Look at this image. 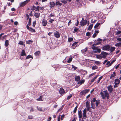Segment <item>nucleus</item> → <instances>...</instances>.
I'll return each mask as SVG.
<instances>
[{
	"label": "nucleus",
	"instance_id": "21",
	"mask_svg": "<svg viewBox=\"0 0 121 121\" xmlns=\"http://www.w3.org/2000/svg\"><path fill=\"white\" fill-rule=\"evenodd\" d=\"M116 76V73L115 72H113L112 74L111 75V76L110 77V79H112L113 77H115Z\"/></svg>",
	"mask_w": 121,
	"mask_h": 121
},
{
	"label": "nucleus",
	"instance_id": "35",
	"mask_svg": "<svg viewBox=\"0 0 121 121\" xmlns=\"http://www.w3.org/2000/svg\"><path fill=\"white\" fill-rule=\"evenodd\" d=\"M78 107V105H77L75 107L73 111V112L74 113H75L76 112L77 109Z\"/></svg>",
	"mask_w": 121,
	"mask_h": 121
},
{
	"label": "nucleus",
	"instance_id": "2",
	"mask_svg": "<svg viewBox=\"0 0 121 121\" xmlns=\"http://www.w3.org/2000/svg\"><path fill=\"white\" fill-rule=\"evenodd\" d=\"M108 55V53H101L99 55L95 54V55L96 56L97 58L101 59L102 58H105L106 57V56Z\"/></svg>",
	"mask_w": 121,
	"mask_h": 121
},
{
	"label": "nucleus",
	"instance_id": "1",
	"mask_svg": "<svg viewBox=\"0 0 121 121\" xmlns=\"http://www.w3.org/2000/svg\"><path fill=\"white\" fill-rule=\"evenodd\" d=\"M104 92V95L103 93L101 92H100V94L101 96L102 99H105L106 97L108 99H109V94L108 93L107 90H106Z\"/></svg>",
	"mask_w": 121,
	"mask_h": 121
},
{
	"label": "nucleus",
	"instance_id": "32",
	"mask_svg": "<svg viewBox=\"0 0 121 121\" xmlns=\"http://www.w3.org/2000/svg\"><path fill=\"white\" fill-rule=\"evenodd\" d=\"M73 38L71 37H69L68 38V41L69 42H70L72 41L73 40Z\"/></svg>",
	"mask_w": 121,
	"mask_h": 121
},
{
	"label": "nucleus",
	"instance_id": "34",
	"mask_svg": "<svg viewBox=\"0 0 121 121\" xmlns=\"http://www.w3.org/2000/svg\"><path fill=\"white\" fill-rule=\"evenodd\" d=\"M24 42L22 41H19V42L18 44L21 45H23L24 44Z\"/></svg>",
	"mask_w": 121,
	"mask_h": 121
},
{
	"label": "nucleus",
	"instance_id": "19",
	"mask_svg": "<svg viewBox=\"0 0 121 121\" xmlns=\"http://www.w3.org/2000/svg\"><path fill=\"white\" fill-rule=\"evenodd\" d=\"M102 41V39L100 38H98L97 39V43L98 45L99 44L101 43Z\"/></svg>",
	"mask_w": 121,
	"mask_h": 121
},
{
	"label": "nucleus",
	"instance_id": "5",
	"mask_svg": "<svg viewBox=\"0 0 121 121\" xmlns=\"http://www.w3.org/2000/svg\"><path fill=\"white\" fill-rule=\"evenodd\" d=\"M54 36L55 37L57 38H59L60 36V33L58 31H56L54 33Z\"/></svg>",
	"mask_w": 121,
	"mask_h": 121
},
{
	"label": "nucleus",
	"instance_id": "23",
	"mask_svg": "<svg viewBox=\"0 0 121 121\" xmlns=\"http://www.w3.org/2000/svg\"><path fill=\"white\" fill-rule=\"evenodd\" d=\"M115 48L114 47H110V49H109V50L111 52H113L115 49Z\"/></svg>",
	"mask_w": 121,
	"mask_h": 121
},
{
	"label": "nucleus",
	"instance_id": "41",
	"mask_svg": "<svg viewBox=\"0 0 121 121\" xmlns=\"http://www.w3.org/2000/svg\"><path fill=\"white\" fill-rule=\"evenodd\" d=\"M103 78V76H101L100 77L99 79L98 80L97 82V83L98 84L99 83V82H100V80L102 79V78Z\"/></svg>",
	"mask_w": 121,
	"mask_h": 121
},
{
	"label": "nucleus",
	"instance_id": "29",
	"mask_svg": "<svg viewBox=\"0 0 121 121\" xmlns=\"http://www.w3.org/2000/svg\"><path fill=\"white\" fill-rule=\"evenodd\" d=\"M36 100L38 101H42L43 100L42 99V96H40Z\"/></svg>",
	"mask_w": 121,
	"mask_h": 121
},
{
	"label": "nucleus",
	"instance_id": "54",
	"mask_svg": "<svg viewBox=\"0 0 121 121\" xmlns=\"http://www.w3.org/2000/svg\"><path fill=\"white\" fill-rule=\"evenodd\" d=\"M78 30V28H77L75 27L74 30V32H73V33H74L75 32H77Z\"/></svg>",
	"mask_w": 121,
	"mask_h": 121
},
{
	"label": "nucleus",
	"instance_id": "16",
	"mask_svg": "<svg viewBox=\"0 0 121 121\" xmlns=\"http://www.w3.org/2000/svg\"><path fill=\"white\" fill-rule=\"evenodd\" d=\"M96 101L97 100H96L95 98H93V100L91 101V104L92 107L93 105L94 104V102L95 101L96 102Z\"/></svg>",
	"mask_w": 121,
	"mask_h": 121
},
{
	"label": "nucleus",
	"instance_id": "64",
	"mask_svg": "<svg viewBox=\"0 0 121 121\" xmlns=\"http://www.w3.org/2000/svg\"><path fill=\"white\" fill-rule=\"evenodd\" d=\"M117 40H118L119 41L121 42V38H117Z\"/></svg>",
	"mask_w": 121,
	"mask_h": 121
},
{
	"label": "nucleus",
	"instance_id": "27",
	"mask_svg": "<svg viewBox=\"0 0 121 121\" xmlns=\"http://www.w3.org/2000/svg\"><path fill=\"white\" fill-rule=\"evenodd\" d=\"M99 76L98 75H96L95 77H94V78L92 79L91 80V82L92 83L93 82L95 79L97 78Z\"/></svg>",
	"mask_w": 121,
	"mask_h": 121
},
{
	"label": "nucleus",
	"instance_id": "56",
	"mask_svg": "<svg viewBox=\"0 0 121 121\" xmlns=\"http://www.w3.org/2000/svg\"><path fill=\"white\" fill-rule=\"evenodd\" d=\"M40 8L39 6H38L37 7H36V9L35 10L36 11L39 10V9Z\"/></svg>",
	"mask_w": 121,
	"mask_h": 121
},
{
	"label": "nucleus",
	"instance_id": "12",
	"mask_svg": "<svg viewBox=\"0 0 121 121\" xmlns=\"http://www.w3.org/2000/svg\"><path fill=\"white\" fill-rule=\"evenodd\" d=\"M59 92L61 95L63 94H64L65 91L64 89L62 87L60 88Z\"/></svg>",
	"mask_w": 121,
	"mask_h": 121
},
{
	"label": "nucleus",
	"instance_id": "40",
	"mask_svg": "<svg viewBox=\"0 0 121 121\" xmlns=\"http://www.w3.org/2000/svg\"><path fill=\"white\" fill-rule=\"evenodd\" d=\"M115 46L118 47L121 46V43L119 42L115 44Z\"/></svg>",
	"mask_w": 121,
	"mask_h": 121
},
{
	"label": "nucleus",
	"instance_id": "33",
	"mask_svg": "<svg viewBox=\"0 0 121 121\" xmlns=\"http://www.w3.org/2000/svg\"><path fill=\"white\" fill-rule=\"evenodd\" d=\"M98 68V67L96 65L93 66L92 67V70H95Z\"/></svg>",
	"mask_w": 121,
	"mask_h": 121
},
{
	"label": "nucleus",
	"instance_id": "63",
	"mask_svg": "<svg viewBox=\"0 0 121 121\" xmlns=\"http://www.w3.org/2000/svg\"><path fill=\"white\" fill-rule=\"evenodd\" d=\"M60 115H59L58 118V121H60Z\"/></svg>",
	"mask_w": 121,
	"mask_h": 121
},
{
	"label": "nucleus",
	"instance_id": "28",
	"mask_svg": "<svg viewBox=\"0 0 121 121\" xmlns=\"http://www.w3.org/2000/svg\"><path fill=\"white\" fill-rule=\"evenodd\" d=\"M93 25L92 24L90 25L88 27V28L87 29V30H91V29L92 27H93Z\"/></svg>",
	"mask_w": 121,
	"mask_h": 121
},
{
	"label": "nucleus",
	"instance_id": "25",
	"mask_svg": "<svg viewBox=\"0 0 121 121\" xmlns=\"http://www.w3.org/2000/svg\"><path fill=\"white\" fill-rule=\"evenodd\" d=\"M31 18L30 17L29 20L26 26H30L31 25Z\"/></svg>",
	"mask_w": 121,
	"mask_h": 121
},
{
	"label": "nucleus",
	"instance_id": "59",
	"mask_svg": "<svg viewBox=\"0 0 121 121\" xmlns=\"http://www.w3.org/2000/svg\"><path fill=\"white\" fill-rule=\"evenodd\" d=\"M65 117V115L64 114L62 115L61 116V120H63V118Z\"/></svg>",
	"mask_w": 121,
	"mask_h": 121
},
{
	"label": "nucleus",
	"instance_id": "17",
	"mask_svg": "<svg viewBox=\"0 0 121 121\" xmlns=\"http://www.w3.org/2000/svg\"><path fill=\"white\" fill-rule=\"evenodd\" d=\"M120 82V80L118 79H116L115 80L114 83H116L117 84H119Z\"/></svg>",
	"mask_w": 121,
	"mask_h": 121
},
{
	"label": "nucleus",
	"instance_id": "43",
	"mask_svg": "<svg viewBox=\"0 0 121 121\" xmlns=\"http://www.w3.org/2000/svg\"><path fill=\"white\" fill-rule=\"evenodd\" d=\"M85 93L86 94V93H88L90 91V89H85L84 90Z\"/></svg>",
	"mask_w": 121,
	"mask_h": 121
},
{
	"label": "nucleus",
	"instance_id": "4",
	"mask_svg": "<svg viewBox=\"0 0 121 121\" xmlns=\"http://www.w3.org/2000/svg\"><path fill=\"white\" fill-rule=\"evenodd\" d=\"M110 49V46L109 44H107L106 45L102 47V49L103 50L109 51Z\"/></svg>",
	"mask_w": 121,
	"mask_h": 121
},
{
	"label": "nucleus",
	"instance_id": "38",
	"mask_svg": "<svg viewBox=\"0 0 121 121\" xmlns=\"http://www.w3.org/2000/svg\"><path fill=\"white\" fill-rule=\"evenodd\" d=\"M90 102L87 101L86 103V107H90Z\"/></svg>",
	"mask_w": 121,
	"mask_h": 121
},
{
	"label": "nucleus",
	"instance_id": "36",
	"mask_svg": "<svg viewBox=\"0 0 121 121\" xmlns=\"http://www.w3.org/2000/svg\"><path fill=\"white\" fill-rule=\"evenodd\" d=\"M72 57L69 58L67 61V62L68 63H70L72 61Z\"/></svg>",
	"mask_w": 121,
	"mask_h": 121
},
{
	"label": "nucleus",
	"instance_id": "37",
	"mask_svg": "<svg viewBox=\"0 0 121 121\" xmlns=\"http://www.w3.org/2000/svg\"><path fill=\"white\" fill-rule=\"evenodd\" d=\"M96 21V20H95V19L93 18L91 20V23H95Z\"/></svg>",
	"mask_w": 121,
	"mask_h": 121
},
{
	"label": "nucleus",
	"instance_id": "44",
	"mask_svg": "<svg viewBox=\"0 0 121 121\" xmlns=\"http://www.w3.org/2000/svg\"><path fill=\"white\" fill-rule=\"evenodd\" d=\"M60 2L59 1H58L56 2V6H58L60 5Z\"/></svg>",
	"mask_w": 121,
	"mask_h": 121
},
{
	"label": "nucleus",
	"instance_id": "52",
	"mask_svg": "<svg viewBox=\"0 0 121 121\" xmlns=\"http://www.w3.org/2000/svg\"><path fill=\"white\" fill-rule=\"evenodd\" d=\"M72 68L74 69V70H75L77 69V67H75L74 65H72Z\"/></svg>",
	"mask_w": 121,
	"mask_h": 121
},
{
	"label": "nucleus",
	"instance_id": "31",
	"mask_svg": "<svg viewBox=\"0 0 121 121\" xmlns=\"http://www.w3.org/2000/svg\"><path fill=\"white\" fill-rule=\"evenodd\" d=\"M94 62V63H95L96 64L98 65H99L100 64V62L98 61H96L95 60H93Z\"/></svg>",
	"mask_w": 121,
	"mask_h": 121
},
{
	"label": "nucleus",
	"instance_id": "39",
	"mask_svg": "<svg viewBox=\"0 0 121 121\" xmlns=\"http://www.w3.org/2000/svg\"><path fill=\"white\" fill-rule=\"evenodd\" d=\"M106 65H108V66H107V67H108L109 66H111V65L110 61H108L107 62Z\"/></svg>",
	"mask_w": 121,
	"mask_h": 121
},
{
	"label": "nucleus",
	"instance_id": "49",
	"mask_svg": "<svg viewBox=\"0 0 121 121\" xmlns=\"http://www.w3.org/2000/svg\"><path fill=\"white\" fill-rule=\"evenodd\" d=\"M99 101H96V106L97 107L98 106L99 104Z\"/></svg>",
	"mask_w": 121,
	"mask_h": 121
},
{
	"label": "nucleus",
	"instance_id": "11",
	"mask_svg": "<svg viewBox=\"0 0 121 121\" xmlns=\"http://www.w3.org/2000/svg\"><path fill=\"white\" fill-rule=\"evenodd\" d=\"M47 21L45 19H43L42 21V24L43 26H46L47 23Z\"/></svg>",
	"mask_w": 121,
	"mask_h": 121
},
{
	"label": "nucleus",
	"instance_id": "46",
	"mask_svg": "<svg viewBox=\"0 0 121 121\" xmlns=\"http://www.w3.org/2000/svg\"><path fill=\"white\" fill-rule=\"evenodd\" d=\"M87 48H86L82 50V52H85L87 51Z\"/></svg>",
	"mask_w": 121,
	"mask_h": 121
},
{
	"label": "nucleus",
	"instance_id": "51",
	"mask_svg": "<svg viewBox=\"0 0 121 121\" xmlns=\"http://www.w3.org/2000/svg\"><path fill=\"white\" fill-rule=\"evenodd\" d=\"M72 97V94H71L70 95H69V96H68L67 97V99L68 100H69L70 98H71Z\"/></svg>",
	"mask_w": 121,
	"mask_h": 121
},
{
	"label": "nucleus",
	"instance_id": "15",
	"mask_svg": "<svg viewBox=\"0 0 121 121\" xmlns=\"http://www.w3.org/2000/svg\"><path fill=\"white\" fill-rule=\"evenodd\" d=\"M80 77L79 76H75V80L77 82H78L80 80Z\"/></svg>",
	"mask_w": 121,
	"mask_h": 121
},
{
	"label": "nucleus",
	"instance_id": "42",
	"mask_svg": "<svg viewBox=\"0 0 121 121\" xmlns=\"http://www.w3.org/2000/svg\"><path fill=\"white\" fill-rule=\"evenodd\" d=\"M85 94L84 90H83L81 91L80 93V94L82 95H83L84 94Z\"/></svg>",
	"mask_w": 121,
	"mask_h": 121
},
{
	"label": "nucleus",
	"instance_id": "57",
	"mask_svg": "<svg viewBox=\"0 0 121 121\" xmlns=\"http://www.w3.org/2000/svg\"><path fill=\"white\" fill-rule=\"evenodd\" d=\"M33 118V116H29L28 117V119H32Z\"/></svg>",
	"mask_w": 121,
	"mask_h": 121
},
{
	"label": "nucleus",
	"instance_id": "48",
	"mask_svg": "<svg viewBox=\"0 0 121 121\" xmlns=\"http://www.w3.org/2000/svg\"><path fill=\"white\" fill-rule=\"evenodd\" d=\"M54 20L52 19H50L49 20V22L51 23H52L54 21Z\"/></svg>",
	"mask_w": 121,
	"mask_h": 121
},
{
	"label": "nucleus",
	"instance_id": "58",
	"mask_svg": "<svg viewBox=\"0 0 121 121\" xmlns=\"http://www.w3.org/2000/svg\"><path fill=\"white\" fill-rule=\"evenodd\" d=\"M32 10H34L36 9V7L34 5H33L32 7Z\"/></svg>",
	"mask_w": 121,
	"mask_h": 121
},
{
	"label": "nucleus",
	"instance_id": "45",
	"mask_svg": "<svg viewBox=\"0 0 121 121\" xmlns=\"http://www.w3.org/2000/svg\"><path fill=\"white\" fill-rule=\"evenodd\" d=\"M36 21L35 20V21H34L33 22L32 26H33V27H34L35 26V25H36Z\"/></svg>",
	"mask_w": 121,
	"mask_h": 121
},
{
	"label": "nucleus",
	"instance_id": "8",
	"mask_svg": "<svg viewBox=\"0 0 121 121\" xmlns=\"http://www.w3.org/2000/svg\"><path fill=\"white\" fill-rule=\"evenodd\" d=\"M83 112V118L84 119H86V108H85L84 109Z\"/></svg>",
	"mask_w": 121,
	"mask_h": 121
},
{
	"label": "nucleus",
	"instance_id": "50",
	"mask_svg": "<svg viewBox=\"0 0 121 121\" xmlns=\"http://www.w3.org/2000/svg\"><path fill=\"white\" fill-rule=\"evenodd\" d=\"M86 35L87 36H90V32H87L86 33Z\"/></svg>",
	"mask_w": 121,
	"mask_h": 121
},
{
	"label": "nucleus",
	"instance_id": "3",
	"mask_svg": "<svg viewBox=\"0 0 121 121\" xmlns=\"http://www.w3.org/2000/svg\"><path fill=\"white\" fill-rule=\"evenodd\" d=\"M30 0H26L23 2L20 3L19 5V6L20 7H22L24 6L30 1Z\"/></svg>",
	"mask_w": 121,
	"mask_h": 121
},
{
	"label": "nucleus",
	"instance_id": "24",
	"mask_svg": "<svg viewBox=\"0 0 121 121\" xmlns=\"http://www.w3.org/2000/svg\"><path fill=\"white\" fill-rule=\"evenodd\" d=\"M32 42L33 41L32 40H29L26 41V43L27 44H30L32 43Z\"/></svg>",
	"mask_w": 121,
	"mask_h": 121
},
{
	"label": "nucleus",
	"instance_id": "60",
	"mask_svg": "<svg viewBox=\"0 0 121 121\" xmlns=\"http://www.w3.org/2000/svg\"><path fill=\"white\" fill-rule=\"evenodd\" d=\"M61 2L62 3H64V4H66L67 3V1L65 0H61Z\"/></svg>",
	"mask_w": 121,
	"mask_h": 121
},
{
	"label": "nucleus",
	"instance_id": "62",
	"mask_svg": "<svg viewBox=\"0 0 121 121\" xmlns=\"http://www.w3.org/2000/svg\"><path fill=\"white\" fill-rule=\"evenodd\" d=\"M50 17H54L55 16V14L53 13V14L52 13H51L50 15Z\"/></svg>",
	"mask_w": 121,
	"mask_h": 121
},
{
	"label": "nucleus",
	"instance_id": "10",
	"mask_svg": "<svg viewBox=\"0 0 121 121\" xmlns=\"http://www.w3.org/2000/svg\"><path fill=\"white\" fill-rule=\"evenodd\" d=\"M78 115L79 118V119L82 118V113L81 110L78 111Z\"/></svg>",
	"mask_w": 121,
	"mask_h": 121
},
{
	"label": "nucleus",
	"instance_id": "14",
	"mask_svg": "<svg viewBox=\"0 0 121 121\" xmlns=\"http://www.w3.org/2000/svg\"><path fill=\"white\" fill-rule=\"evenodd\" d=\"M50 7L51 8H52V7H54L55 5V3L53 1H52L50 2Z\"/></svg>",
	"mask_w": 121,
	"mask_h": 121
},
{
	"label": "nucleus",
	"instance_id": "26",
	"mask_svg": "<svg viewBox=\"0 0 121 121\" xmlns=\"http://www.w3.org/2000/svg\"><path fill=\"white\" fill-rule=\"evenodd\" d=\"M97 52H98L99 53L101 52V50L100 49H99L97 48L96 49V50L94 51L93 52H94V53H97Z\"/></svg>",
	"mask_w": 121,
	"mask_h": 121
},
{
	"label": "nucleus",
	"instance_id": "53",
	"mask_svg": "<svg viewBox=\"0 0 121 121\" xmlns=\"http://www.w3.org/2000/svg\"><path fill=\"white\" fill-rule=\"evenodd\" d=\"M85 82V80L84 79L80 81V85L83 83Z\"/></svg>",
	"mask_w": 121,
	"mask_h": 121
},
{
	"label": "nucleus",
	"instance_id": "6",
	"mask_svg": "<svg viewBox=\"0 0 121 121\" xmlns=\"http://www.w3.org/2000/svg\"><path fill=\"white\" fill-rule=\"evenodd\" d=\"M26 27L27 29L30 31L31 32H35V30L32 27H30L28 26H26Z\"/></svg>",
	"mask_w": 121,
	"mask_h": 121
},
{
	"label": "nucleus",
	"instance_id": "47",
	"mask_svg": "<svg viewBox=\"0 0 121 121\" xmlns=\"http://www.w3.org/2000/svg\"><path fill=\"white\" fill-rule=\"evenodd\" d=\"M91 48L93 50H96L97 49V48H98L96 46H92L91 47Z\"/></svg>",
	"mask_w": 121,
	"mask_h": 121
},
{
	"label": "nucleus",
	"instance_id": "30",
	"mask_svg": "<svg viewBox=\"0 0 121 121\" xmlns=\"http://www.w3.org/2000/svg\"><path fill=\"white\" fill-rule=\"evenodd\" d=\"M30 58H31L32 59H33V57L31 55H29L26 57V59H29Z\"/></svg>",
	"mask_w": 121,
	"mask_h": 121
},
{
	"label": "nucleus",
	"instance_id": "22",
	"mask_svg": "<svg viewBox=\"0 0 121 121\" xmlns=\"http://www.w3.org/2000/svg\"><path fill=\"white\" fill-rule=\"evenodd\" d=\"M40 14L39 13H35L34 14V16L36 17V18H38L40 16Z\"/></svg>",
	"mask_w": 121,
	"mask_h": 121
},
{
	"label": "nucleus",
	"instance_id": "55",
	"mask_svg": "<svg viewBox=\"0 0 121 121\" xmlns=\"http://www.w3.org/2000/svg\"><path fill=\"white\" fill-rule=\"evenodd\" d=\"M97 34H96V33H94V34L92 36V37L95 38L96 36V35H97Z\"/></svg>",
	"mask_w": 121,
	"mask_h": 121
},
{
	"label": "nucleus",
	"instance_id": "7",
	"mask_svg": "<svg viewBox=\"0 0 121 121\" xmlns=\"http://www.w3.org/2000/svg\"><path fill=\"white\" fill-rule=\"evenodd\" d=\"M87 23V21L86 20L83 21H81L80 22V24L82 26H83L86 25Z\"/></svg>",
	"mask_w": 121,
	"mask_h": 121
},
{
	"label": "nucleus",
	"instance_id": "9",
	"mask_svg": "<svg viewBox=\"0 0 121 121\" xmlns=\"http://www.w3.org/2000/svg\"><path fill=\"white\" fill-rule=\"evenodd\" d=\"M107 88L108 91L110 93H111L112 91L113 88L111 85L108 86L107 87Z\"/></svg>",
	"mask_w": 121,
	"mask_h": 121
},
{
	"label": "nucleus",
	"instance_id": "13",
	"mask_svg": "<svg viewBox=\"0 0 121 121\" xmlns=\"http://www.w3.org/2000/svg\"><path fill=\"white\" fill-rule=\"evenodd\" d=\"M78 43V42H75L72 44V47L73 49H74L76 47L78 46V45L77 44Z\"/></svg>",
	"mask_w": 121,
	"mask_h": 121
},
{
	"label": "nucleus",
	"instance_id": "61",
	"mask_svg": "<svg viewBox=\"0 0 121 121\" xmlns=\"http://www.w3.org/2000/svg\"><path fill=\"white\" fill-rule=\"evenodd\" d=\"M121 31H118L117 32V35L120 34H121Z\"/></svg>",
	"mask_w": 121,
	"mask_h": 121
},
{
	"label": "nucleus",
	"instance_id": "18",
	"mask_svg": "<svg viewBox=\"0 0 121 121\" xmlns=\"http://www.w3.org/2000/svg\"><path fill=\"white\" fill-rule=\"evenodd\" d=\"M9 45V41L8 40H7L5 41L4 46L6 47H7Z\"/></svg>",
	"mask_w": 121,
	"mask_h": 121
},
{
	"label": "nucleus",
	"instance_id": "20",
	"mask_svg": "<svg viewBox=\"0 0 121 121\" xmlns=\"http://www.w3.org/2000/svg\"><path fill=\"white\" fill-rule=\"evenodd\" d=\"M100 23H96L95 25L94 26V28L95 29H99V28H97L98 26L100 25Z\"/></svg>",
	"mask_w": 121,
	"mask_h": 121
}]
</instances>
